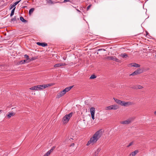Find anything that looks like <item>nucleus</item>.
<instances>
[{
	"instance_id": "f257e3e1",
	"label": "nucleus",
	"mask_w": 156,
	"mask_h": 156,
	"mask_svg": "<svg viewBox=\"0 0 156 156\" xmlns=\"http://www.w3.org/2000/svg\"><path fill=\"white\" fill-rule=\"evenodd\" d=\"M104 131L102 129H99V130L97 131L90 138L87 145L88 146L91 143L94 144L101 137Z\"/></svg>"
},
{
	"instance_id": "f03ea898",
	"label": "nucleus",
	"mask_w": 156,
	"mask_h": 156,
	"mask_svg": "<svg viewBox=\"0 0 156 156\" xmlns=\"http://www.w3.org/2000/svg\"><path fill=\"white\" fill-rule=\"evenodd\" d=\"M73 112H71L69 114L65 115L62 119V122L63 124H66L69 121V119L72 116Z\"/></svg>"
},
{
	"instance_id": "7ed1b4c3",
	"label": "nucleus",
	"mask_w": 156,
	"mask_h": 156,
	"mask_svg": "<svg viewBox=\"0 0 156 156\" xmlns=\"http://www.w3.org/2000/svg\"><path fill=\"white\" fill-rule=\"evenodd\" d=\"M51 85L52 84H47L38 85V86L39 87V90H41L48 87L51 86Z\"/></svg>"
},
{
	"instance_id": "20e7f679",
	"label": "nucleus",
	"mask_w": 156,
	"mask_h": 156,
	"mask_svg": "<svg viewBox=\"0 0 156 156\" xmlns=\"http://www.w3.org/2000/svg\"><path fill=\"white\" fill-rule=\"evenodd\" d=\"M133 120V118H131L121 122V123L122 124H128L131 122Z\"/></svg>"
},
{
	"instance_id": "39448f33",
	"label": "nucleus",
	"mask_w": 156,
	"mask_h": 156,
	"mask_svg": "<svg viewBox=\"0 0 156 156\" xmlns=\"http://www.w3.org/2000/svg\"><path fill=\"white\" fill-rule=\"evenodd\" d=\"M36 44L42 47H45L48 46V44L44 42H37L36 43Z\"/></svg>"
},
{
	"instance_id": "423d86ee",
	"label": "nucleus",
	"mask_w": 156,
	"mask_h": 156,
	"mask_svg": "<svg viewBox=\"0 0 156 156\" xmlns=\"http://www.w3.org/2000/svg\"><path fill=\"white\" fill-rule=\"evenodd\" d=\"M21 0L19 1H18L14 3L12 5L11 4L10 6V9H12L19 2H20L21 1Z\"/></svg>"
},
{
	"instance_id": "0eeeda50",
	"label": "nucleus",
	"mask_w": 156,
	"mask_h": 156,
	"mask_svg": "<svg viewBox=\"0 0 156 156\" xmlns=\"http://www.w3.org/2000/svg\"><path fill=\"white\" fill-rule=\"evenodd\" d=\"M66 92V91L65 90V89H64L63 90L61 91L60 93H59V97H62L63 95H64Z\"/></svg>"
},
{
	"instance_id": "6e6552de",
	"label": "nucleus",
	"mask_w": 156,
	"mask_h": 156,
	"mask_svg": "<svg viewBox=\"0 0 156 156\" xmlns=\"http://www.w3.org/2000/svg\"><path fill=\"white\" fill-rule=\"evenodd\" d=\"M139 151L138 150H136L130 153L129 156H135L137 153L139 152Z\"/></svg>"
},
{
	"instance_id": "1a4fd4ad",
	"label": "nucleus",
	"mask_w": 156,
	"mask_h": 156,
	"mask_svg": "<svg viewBox=\"0 0 156 156\" xmlns=\"http://www.w3.org/2000/svg\"><path fill=\"white\" fill-rule=\"evenodd\" d=\"M90 112L91 114H95V108L93 107H92L90 108Z\"/></svg>"
},
{
	"instance_id": "9d476101",
	"label": "nucleus",
	"mask_w": 156,
	"mask_h": 156,
	"mask_svg": "<svg viewBox=\"0 0 156 156\" xmlns=\"http://www.w3.org/2000/svg\"><path fill=\"white\" fill-rule=\"evenodd\" d=\"M29 62V61L27 60L26 59H24L23 60H21L20 62V64H24L25 63H28Z\"/></svg>"
},
{
	"instance_id": "9b49d317",
	"label": "nucleus",
	"mask_w": 156,
	"mask_h": 156,
	"mask_svg": "<svg viewBox=\"0 0 156 156\" xmlns=\"http://www.w3.org/2000/svg\"><path fill=\"white\" fill-rule=\"evenodd\" d=\"M30 89L32 90H39V87H38V85L34 86L30 88Z\"/></svg>"
},
{
	"instance_id": "f8f14e48",
	"label": "nucleus",
	"mask_w": 156,
	"mask_h": 156,
	"mask_svg": "<svg viewBox=\"0 0 156 156\" xmlns=\"http://www.w3.org/2000/svg\"><path fill=\"white\" fill-rule=\"evenodd\" d=\"M132 65V66L134 67H136V68H139L140 67V65L137 64L135 63H133L131 64Z\"/></svg>"
},
{
	"instance_id": "ddd939ff",
	"label": "nucleus",
	"mask_w": 156,
	"mask_h": 156,
	"mask_svg": "<svg viewBox=\"0 0 156 156\" xmlns=\"http://www.w3.org/2000/svg\"><path fill=\"white\" fill-rule=\"evenodd\" d=\"M131 105V102H125L124 104H123V106L127 107Z\"/></svg>"
},
{
	"instance_id": "4468645a",
	"label": "nucleus",
	"mask_w": 156,
	"mask_h": 156,
	"mask_svg": "<svg viewBox=\"0 0 156 156\" xmlns=\"http://www.w3.org/2000/svg\"><path fill=\"white\" fill-rule=\"evenodd\" d=\"M73 86H71L69 87H66L65 89L66 92H67L69 91V90H70L73 87Z\"/></svg>"
},
{
	"instance_id": "2eb2a0df",
	"label": "nucleus",
	"mask_w": 156,
	"mask_h": 156,
	"mask_svg": "<svg viewBox=\"0 0 156 156\" xmlns=\"http://www.w3.org/2000/svg\"><path fill=\"white\" fill-rule=\"evenodd\" d=\"M112 108L113 110H116L119 108V107L116 105H112Z\"/></svg>"
},
{
	"instance_id": "dca6fc26",
	"label": "nucleus",
	"mask_w": 156,
	"mask_h": 156,
	"mask_svg": "<svg viewBox=\"0 0 156 156\" xmlns=\"http://www.w3.org/2000/svg\"><path fill=\"white\" fill-rule=\"evenodd\" d=\"M136 71L137 73L138 74L142 73L143 72V70L140 69L139 68L136 70Z\"/></svg>"
},
{
	"instance_id": "f3484780",
	"label": "nucleus",
	"mask_w": 156,
	"mask_h": 156,
	"mask_svg": "<svg viewBox=\"0 0 156 156\" xmlns=\"http://www.w3.org/2000/svg\"><path fill=\"white\" fill-rule=\"evenodd\" d=\"M17 19L19 20V18H17L16 16H15L13 18H12L11 20V22H14L16 21Z\"/></svg>"
},
{
	"instance_id": "a211bd4d",
	"label": "nucleus",
	"mask_w": 156,
	"mask_h": 156,
	"mask_svg": "<svg viewBox=\"0 0 156 156\" xmlns=\"http://www.w3.org/2000/svg\"><path fill=\"white\" fill-rule=\"evenodd\" d=\"M143 88V87L140 85H137L133 87V88H134L135 89H140Z\"/></svg>"
},
{
	"instance_id": "6ab92c4d",
	"label": "nucleus",
	"mask_w": 156,
	"mask_h": 156,
	"mask_svg": "<svg viewBox=\"0 0 156 156\" xmlns=\"http://www.w3.org/2000/svg\"><path fill=\"white\" fill-rule=\"evenodd\" d=\"M15 114H14L13 112H11L7 115V117L9 118H11L12 116H13Z\"/></svg>"
},
{
	"instance_id": "aec40b11",
	"label": "nucleus",
	"mask_w": 156,
	"mask_h": 156,
	"mask_svg": "<svg viewBox=\"0 0 156 156\" xmlns=\"http://www.w3.org/2000/svg\"><path fill=\"white\" fill-rule=\"evenodd\" d=\"M114 98V99L115 100V101L116 103H117V104H119V105L120 104V102L121 101V100H119V99H116L115 98Z\"/></svg>"
},
{
	"instance_id": "412c9836",
	"label": "nucleus",
	"mask_w": 156,
	"mask_h": 156,
	"mask_svg": "<svg viewBox=\"0 0 156 156\" xmlns=\"http://www.w3.org/2000/svg\"><path fill=\"white\" fill-rule=\"evenodd\" d=\"M101 150V149L100 148H98L95 152V156L97 155L98 154V153Z\"/></svg>"
},
{
	"instance_id": "4be33fe9",
	"label": "nucleus",
	"mask_w": 156,
	"mask_h": 156,
	"mask_svg": "<svg viewBox=\"0 0 156 156\" xmlns=\"http://www.w3.org/2000/svg\"><path fill=\"white\" fill-rule=\"evenodd\" d=\"M20 20L21 21H22V22H24V23H26L27 22V21L25 20L23 17L20 16Z\"/></svg>"
},
{
	"instance_id": "5701e85b",
	"label": "nucleus",
	"mask_w": 156,
	"mask_h": 156,
	"mask_svg": "<svg viewBox=\"0 0 156 156\" xmlns=\"http://www.w3.org/2000/svg\"><path fill=\"white\" fill-rule=\"evenodd\" d=\"M34 8L31 9L29 11V14L30 15L31 13L34 12Z\"/></svg>"
},
{
	"instance_id": "b1692460",
	"label": "nucleus",
	"mask_w": 156,
	"mask_h": 156,
	"mask_svg": "<svg viewBox=\"0 0 156 156\" xmlns=\"http://www.w3.org/2000/svg\"><path fill=\"white\" fill-rule=\"evenodd\" d=\"M15 8L16 7H14L12 10L11 11V13L10 14V16H12L13 15H14V11H15Z\"/></svg>"
},
{
	"instance_id": "393cba45",
	"label": "nucleus",
	"mask_w": 156,
	"mask_h": 156,
	"mask_svg": "<svg viewBox=\"0 0 156 156\" xmlns=\"http://www.w3.org/2000/svg\"><path fill=\"white\" fill-rule=\"evenodd\" d=\"M121 56L123 58H126L128 56V55L126 53H123L121 54Z\"/></svg>"
},
{
	"instance_id": "a878e982",
	"label": "nucleus",
	"mask_w": 156,
	"mask_h": 156,
	"mask_svg": "<svg viewBox=\"0 0 156 156\" xmlns=\"http://www.w3.org/2000/svg\"><path fill=\"white\" fill-rule=\"evenodd\" d=\"M55 146H53L52 148H51L50 150H49L48 151H49L51 153V152H52L55 149Z\"/></svg>"
},
{
	"instance_id": "bb28decb",
	"label": "nucleus",
	"mask_w": 156,
	"mask_h": 156,
	"mask_svg": "<svg viewBox=\"0 0 156 156\" xmlns=\"http://www.w3.org/2000/svg\"><path fill=\"white\" fill-rule=\"evenodd\" d=\"M55 146H53L52 148H51L50 150H49L48 151H49L51 153V152H52L55 149Z\"/></svg>"
},
{
	"instance_id": "cd10ccee",
	"label": "nucleus",
	"mask_w": 156,
	"mask_h": 156,
	"mask_svg": "<svg viewBox=\"0 0 156 156\" xmlns=\"http://www.w3.org/2000/svg\"><path fill=\"white\" fill-rule=\"evenodd\" d=\"M47 2L49 4H51L53 3V2L51 0H46Z\"/></svg>"
},
{
	"instance_id": "c85d7f7f",
	"label": "nucleus",
	"mask_w": 156,
	"mask_h": 156,
	"mask_svg": "<svg viewBox=\"0 0 156 156\" xmlns=\"http://www.w3.org/2000/svg\"><path fill=\"white\" fill-rule=\"evenodd\" d=\"M137 74H138L137 73L136 71H135L134 72H133V73H132L131 74H130L129 75L130 76H131V75L134 76V75H137Z\"/></svg>"
},
{
	"instance_id": "c756f323",
	"label": "nucleus",
	"mask_w": 156,
	"mask_h": 156,
	"mask_svg": "<svg viewBox=\"0 0 156 156\" xmlns=\"http://www.w3.org/2000/svg\"><path fill=\"white\" fill-rule=\"evenodd\" d=\"M106 110H112V105L106 107Z\"/></svg>"
},
{
	"instance_id": "7c9ffc66",
	"label": "nucleus",
	"mask_w": 156,
	"mask_h": 156,
	"mask_svg": "<svg viewBox=\"0 0 156 156\" xmlns=\"http://www.w3.org/2000/svg\"><path fill=\"white\" fill-rule=\"evenodd\" d=\"M96 78V76L94 75H92L90 77V79H94Z\"/></svg>"
},
{
	"instance_id": "2f4dec72",
	"label": "nucleus",
	"mask_w": 156,
	"mask_h": 156,
	"mask_svg": "<svg viewBox=\"0 0 156 156\" xmlns=\"http://www.w3.org/2000/svg\"><path fill=\"white\" fill-rule=\"evenodd\" d=\"M24 58H26V60H27L28 61H29V60L30 59V58L29 57V56L27 55H24Z\"/></svg>"
},
{
	"instance_id": "473e14b6",
	"label": "nucleus",
	"mask_w": 156,
	"mask_h": 156,
	"mask_svg": "<svg viewBox=\"0 0 156 156\" xmlns=\"http://www.w3.org/2000/svg\"><path fill=\"white\" fill-rule=\"evenodd\" d=\"M51 153L48 151L43 156H48Z\"/></svg>"
},
{
	"instance_id": "72a5a7b5",
	"label": "nucleus",
	"mask_w": 156,
	"mask_h": 156,
	"mask_svg": "<svg viewBox=\"0 0 156 156\" xmlns=\"http://www.w3.org/2000/svg\"><path fill=\"white\" fill-rule=\"evenodd\" d=\"M133 142H130L129 144L127 146V147H128L132 145L133 144Z\"/></svg>"
},
{
	"instance_id": "f704fd0d",
	"label": "nucleus",
	"mask_w": 156,
	"mask_h": 156,
	"mask_svg": "<svg viewBox=\"0 0 156 156\" xmlns=\"http://www.w3.org/2000/svg\"><path fill=\"white\" fill-rule=\"evenodd\" d=\"M35 58L34 57H32V58H30V59L29 60V62L31 61H33L35 59Z\"/></svg>"
},
{
	"instance_id": "c9c22d12",
	"label": "nucleus",
	"mask_w": 156,
	"mask_h": 156,
	"mask_svg": "<svg viewBox=\"0 0 156 156\" xmlns=\"http://www.w3.org/2000/svg\"><path fill=\"white\" fill-rule=\"evenodd\" d=\"M91 5H90L87 7V10H89V9H90V8L91 7Z\"/></svg>"
},
{
	"instance_id": "e433bc0d",
	"label": "nucleus",
	"mask_w": 156,
	"mask_h": 156,
	"mask_svg": "<svg viewBox=\"0 0 156 156\" xmlns=\"http://www.w3.org/2000/svg\"><path fill=\"white\" fill-rule=\"evenodd\" d=\"M91 118L92 119L94 120L95 119L94 118V114H91Z\"/></svg>"
},
{
	"instance_id": "4c0bfd02",
	"label": "nucleus",
	"mask_w": 156,
	"mask_h": 156,
	"mask_svg": "<svg viewBox=\"0 0 156 156\" xmlns=\"http://www.w3.org/2000/svg\"><path fill=\"white\" fill-rule=\"evenodd\" d=\"M124 101H121L120 102V104L119 105H121V106H123V104H124Z\"/></svg>"
},
{
	"instance_id": "58836bf2",
	"label": "nucleus",
	"mask_w": 156,
	"mask_h": 156,
	"mask_svg": "<svg viewBox=\"0 0 156 156\" xmlns=\"http://www.w3.org/2000/svg\"><path fill=\"white\" fill-rule=\"evenodd\" d=\"M101 50H103V51H105L106 50L105 49H104V48H100V49H98V51H101Z\"/></svg>"
},
{
	"instance_id": "ea45409f",
	"label": "nucleus",
	"mask_w": 156,
	"mask_h": 156,
	"mask_svg": "<svg viewBox=\"0 0 156 156\" xmlns=\"http://www.w3.org/2000/svg\"><path fill=\"white\" fill-rule=\"evenodd\" d=\"M109 59L110 60H113L114 58V57L112 56L109 57H108Z\"/></svg>"
},
{
	"instance_id": "a19ab883",
	"label": "nucleus",
	"mask_w": 156,
	"mask_h": 156,
	"mask_svg": "<svg viewBox=\"0 0 156 156\" xmlns=\"http://www.w3.org/2000/svg\"><path fill=\"white\" fill-rule=\"evenodd\" d=\"M58 67V63L54 65V67Z\"/></svg>"
},
{
	"instance_id": "79ce46f5",
	"label": "nucleus",
	"mask_w": 156,
	"mask_h": 156,
	"mask_svg": "<svg viewBox=\"0 0 156 156\" xmlns=\"http://www.w3.org/2000/svg\"><path fill=\"white\" fill-rule=\"evenodd\" d=\"M149 34V33L147 32H146V37H147V38H150V37H149L148 36H147V35H148Z\"/></svg>"
},
{
	"instance_id": "37998d69",
	"label": "nucleus",
	"mask_w": 156,
	"mask_h": 156,
	"mask_svg": "<svg viewBox=\"0 0 156 156\" xmlns=\"http://www.w3.org/2000/svg\"><path fill=\"white\" fill-rule=\"evenodd\" d=\"M70 1V0H64V2H69Z\"/></svg>"
},
{
	"instance_id": "c03bdc74",
	"label": "nucleus",
	"mask_w": 156,
	"mask_h": 156,
	"mask_svg": "<svg viewBox=\"0 0 156 156\" xmlns=\"http://www.w3.org/2000/svg\"><path fill=\"white\" fill-rule=\"evenodd\" d=\"M74 143H73L72 144L70 145V146H72V147H73L74 146Z\"/></svg>"
},
{
	"instance_id": "a18cd8bd",
	"label": "nucleus",
	"mask_w": 156,
	"mask_h": 156,
	"mask_svg": "<svg viewBox=\"0 0 156 156\" xmlns=\"http://www.w3.org/2000/svg\"><path fill=\"white\" fill-rule=\"evenodd\" d=\"M7 156V153H5L4 154V155L3 156Z\"/></svg>"
},
{
	"instance_id": "49530a36",
	"label": "nucleus",
	"mask_w": 156,
	"mask_h": 156,
	"mask_svg": "<svg viewBox=\"0 0 156 156\" xmlns=\"http://www.w3.org/2000/svg\"><path fill=\"white\" fill-rule=\"evenodd\" d=\"M63 59H64V60H65L66 59V57H63Z\"/></svg>"
},
{
	"instance_id": "de8ad7c7",
	"label": "nucleus",
	"mask_w": 156,
	"mask_h": 156,
	"mask_svg": "<svg viewBox=\"0 0 156 156\" xmlns=\"http://www.w3.org/2000/svg\"><path fill=\"white\" fill-rule=\"evenodd\" d=\"M77 11L79 12H80V11L78 9H77Z\"/></svg>"
},
{
	"instance_id": "09e8293b",
	"label": "nucleus",
	"mask_w": 156,
	"mask_h": 156,
	"mask_svg": "<svg viewBox=\"0 0 156 156\" xmlns=\"http://www.w3.org/2000/svg\"><path fill=\"white\" fill-rule=\"evenodd\" d=\"M154 114L156 115V111L154 112Z\"/></svg>"
},
{
	"instance_id": "8fccbe9b",
	"label": "nucleus",
	"mask_w": 156,
	"mask_h": 156,
	"mask_svg": "<svg viewBox=\"0 0 156 156\" xmlns=\"http://www.w3.org/2000/svg\"><path fill=\"white\" fill-rule=\"evenodd\" d=\"M59 66H61V65H60V64H59Z\"/></svg>"
},
{
	"instance_id": "3c124183",
	"label": "nucleus",
	"mask_w": 156,
	"mask_h": 156,
	"mask_svg": "<svg viewBox=\"0 0 156 156\" xmlns=\"http://www.w3.org/2000/svg\"><path fill=\"white\" fill-rule=\"evenodd\" d=\"M70 139H72H72H73L72 138H70Z\"/></svg>"
},
{
	"instance_id": "603ef678",
	"label": "nucleus",
	"mask_w": 156,
	"mask_h": 156,
	"mask_svg": "<svg viewBox=\"0 0 156 156\" xmlns=\"http://www.w3.org/2000/svg\"><path fill=\"white\" fill-rule=\"evenodd\" d=\"M1 111V110H0V112Z\"/></svg>"
}]
</instances>
